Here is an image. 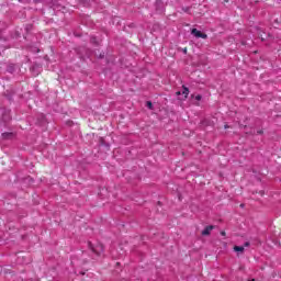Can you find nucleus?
Returning a JSON list of instances; mask_svg holds the SVG:
<instances>
[{
    "label": "nucleus",
    "mask_w": 281,
    "mask_h": 281,
    "mask_svg": "<svg viewBox=\"0 0 281 281\" xmlns=\"http://www.w3.org/2000/svg\"><path fill=\"white\" fill-rule=\"evenodd\" d=\"M88 247L90 250H92V254L97 255L98 257L102 256L104 254V245L97 244L95 246L91 244V241H88Z\"/></svg>",
    "instance_id": "nucleus-1"
},
{
    "label": "nucleus",
    "mask_w": 281,
    "mask_h": 281,
    "mask_svg": "<svg viewBox=\"0 0 281 281\" xmlns=\"http://www.w3.org/2000/svg\"><path fill=\"white\" fill-rule=\"evenodd\" d=\"M191 34H192L193 36H195V38H204V40L207 38V34H205V33L199 31L198 29H192V30H191Z\"/></svg>",
    "instance_id": "nucleus-2"
},
{
    "label": "nucleus",
    "mask_w": 281,
    "mask_h": 281,
    "mask_svg": "<svg viewBox=\"0 0 281 281\" xmlns=\"http://www.w3.org/2000/svg\"><path fill=\"white\" fill-rule=\"evenodd\" d=\"M212 229H216L215 225H209L202 231V236H210L212 234Z\"/></svg>",
    "instance_id": "nucleus-3"
},
{
    "label": "nucleus",
    "mask_w": 281,
    "mask_h": 281,
    "mask_svg": "<svg viewBox=\"0 0 281 281\" xmlns=\"http://www.w3.org/2000/svg\"><path fill=\"white\" fill-rule=\"evenodd\" d=\"M155 8H156L157 12H164V10H165L164 1L156 0Z\"/></svg>",
    "instance_id": "nucleus-4"
},
{
    "label": "nucleus",
    "mask_w": 281,
    "mask_h": 281,
    "mask_svg": "<svg viewBox=\"0 0 281 281\" xmlns=\"http://www.w3.org/2000/svg\"><path fill=\"white\" fill-rule=\"evenodd\" d=\"M2 139H12L14 137V133L13 132H4L1 135Z\"/></svg>",
    "instance_id": "nucleus-5"
},
{
    "label": "nucleus",
    "mask_w": 281,
    "mask_h": 281,
    "mask_svg": "<svg viewBox=\"0 0 281 281\" xmlns=\"http://www.w3.org/2000/svg\"><path fill=\"white\" fill-rule=\"evenodd\" d=\"M262 34H265V32H262V30H258V36H259V38L262 41V42H265V41H267V38H269V36H271V34H266V37H265V35H262Z\"/></svg>",
    "instance_id": "nucleus-6"
},
{
    "label": "nucleus",
    "mask_w": 281,
    "mask_h": 281,
    "mask_svg": "<svg viewBox=\"0 0 281 281\" xmlns=\"http://www.w3.org/2000/svg\"><path fill=\"white\" fill-rule=\"evenodd\" d=\"M7 71H8V74H14V71H16V65H14V64H9V65L7 66Z\"/></svg>",
    "instance_id": "nucleus-7"
},
{
    "label": "nucleus",
    "mask_w": 281,
    "mask_h": 281,
    "mask_svg": "<svg viewBox=\"0 0 281 281\" xmlns=\"http://www.w3.org/2000/svg\"><path fill=\"white\" fill-rule=\"evenodd\" d=\"M182 95H184L183 100H187L188 95H190V89L186 86H182Z\"/></svg>",
    "instance_id": "nucleus-8"
},
{
    "label": "nucleus",
    "mask_w": 281,
    "mask_h": 281,
    "mask_svg": "<svg viewBox=\"0 0 281 281\" xmlns=\"http://www.w3.org/2000/svg\"><path fill=\"white\" fill-rule=\"evenodd\" d=\"M234 251L237 254H244L245 252V246H235Z\"/></svg>",
    "instance_id": "nucleus-9"
},
{
    "label": "nucleus",
    "mask_w": 281,
    "mask_h": 281,
    "mask_svg": "<svg viewBox=\"0 0 281 281\" xmlns=\"http://www.w3.org/2000/svg\"><path fill=\"white\" fill-rule=\"evenodd\" d=\"M31 69H32V71L37 70L36 72H34V76H38V69H41V66L40 65H33Z\"/></svg>",
    "instance_id": "nucleus-10"
},
{
    "label": "nucleus",
    "mask_w": 281,
    "mask_h": 281,
    "mask_svg": "<svg viewBox=\"0 0 281 281\" xmlns=\"http://www.w3.org/2000/svg\"><path fill=\"white\" fill-rule=\"evenodd\" d=\"M146 106L147 109H149V111H153L155 109V106L153 105V101H147Z\"/></svg>",
    "instance_id": "nucleus-11"
},
{
    "label": "nucleus",
    "mask_w": 281,
    "mask_h": 281,
    "mask_svg": "<svg viewBox=\"0 0 281 281\" xmlns=\"http://www.w3.org/2000/svg\"><path fill=\"white\" fill-rule=\"evenodd\" d=\"M90 42L93 44V45H98V40L95 38V36H92L90 38Z\"/></svg>",
    "instance_id": "nucleus-12"
},
{
    "label": "nucleus",
    "mask_w": 281,
    "mask_h": 281,
    "mask_svg": "<svg viewBox=\"0 0 281 281\" xmlns=\"http://www.w3.org/2000/svg\"><path fill=\"white\" fill-rule=\"evenodd\" d=\"M195 100H198V102H201V100H203V95L201 94L195 95Z\"/></svg>",
    "instance_id": "nucleus-13"
},
{
    "label": "nucleus",
    "mask_w": 281,
    "mask_h": 281,
    "mask_svg": "<svg viewBox=\"0 0 281 281\" xmlns=\"http://www.w3.org/2000/svg\"><path fill=\"white\" fill-rule=\"evenodd\" d=\"M32 27H33L32 24H27V25L25 26L26 32H30V31L32 30Z\"/></svg>",
    "instance_id": "nucleus-14"
},
{
    "label": "nucleus",
    "mask_w": 281,
    "mask_h": 281,
    "mask_svg": "<svg viewBox=\"0 0 281 281\" xmlns=\"http://www.w3.org/2000/svg\"><path fill=\"white\" fill-rule=\"evenodd\" d=\"M183 12H190V7L182 8Z\"/></svg>",
    "instance_id": "nucleus-15"
},
{
    "label": "nucleus",
    "mask_w": 281,
    "mask_h": 281,
    "mask_svg": "<svg viewBox=\"0 0 281 281\" xmlns=\"http://www.w3.org/2000/svg\"><path fill=\"white\" fill-rule=\"evenodd\" d=\"M263 133H265V131H262V130L257 131V135H263Z\"/></svg>",
    "instance_id": "nucleus-16"
},
{
    "label": "nucleus",
    "mask_w": 281,
    "mask_h": 281,
    "mask_svg": "<svg viewBox=\"0 0 281 281\" xmlns=\"http://www.w3.org/2000/svg\"><path fill=\"white\" fill-rule=\"evenodd\" d=\"M249 245H251L249 241L244 243V247H249Z\"/></svg>",
    "instance_id": "nucleus-17"
},
{
    "label": "nucleus",
    "mask_w": 281,
    "mask_h": 281,
    "mask_svg": "<svg viewBox=\"0 0 281 281\" xmlns=\"http://www.w3.org/2000/svg\"><path fill=\"white\" fill-rule=\"evenodd\" d=\"M99 58H100V59L104 58V53H101V54L99 55Z\"/></svg>",
    "instance_id": "nucleus-18"
},
{
    "label": "nucleus",
    "mask_w": 281,
    "mask_h": 281,
    "mask_svg": "<svg viewBox=\"0 0 281 281\" xmlns=\"http://www.w3.org/2000/svg\"><path fill=\"white\" fill-rule=\"evenodd\" d=\"M183 54H188V48L182 49Z\"/></svg>",
    "instance_id": "nucleus-19"
},
{
    "label": "nucleus",
    "mask_w": 281,
    "mask_h": 281,
    "mask_svg": "<svg viewBox=\"0 0 281 281\" xmlns=\"http://www.w3.org/2000/svg\"><path fill=\"white\" fill-rule=\"evenodd\" d=\"M221 236H226L225 231H222V232H221Z\"/></svg>",
    "instance_id": "nucleus-20"
},
{
    "label": "nucleus",
    "mask_w": 281,
    "mask_h": 281,
    "mask_svg": "<svg viewBox=\"0 0 281 281\" xmlns=\"http://www.w3.org/2000/svg\"><path fill=\"white\" fill-rule=\"evenodd\" d=\"M176 95H181V91H177V92H176Z\"/></svg>",
    "instance_id": "nucleus-21"
},
{
    "label": "nucleus",
    "mask_w": 281,
    "mask_h": 281,
    "mask_svg": "<svg viewBox=\"0 0 281 281\" xmlns=\"http://www.w3.org/2000/svg\"><path fill=\"white\" fill-rule=\"evenodd\" d=\"M224 128H229V125H225Z\"/></svg>",
    "instance_id": "nucleus-22"
},
{
    "label": "nucleus",
    "mask_w": 281,
    "mask_h": 281,
    "mask_svg": "<svg viewBox=\"0 0 281 281\" xmlns=\"http://www.w3.org/2000/svg\"><path fill=\"white\" fill-rule=\"evenodd\" d=\"M255 3H259V0H255Z\"/></svg>",
    "instance_id": "nucleus-23"
},
{
    "label": "nucleus",
    "mask_w": 281,
    "mask_h": 281,
    "mask_svg": "<svg viewBox=\"0 0 281 281\" xmlns=\"http://www.w3.org/2000/svg\"><path fill=\"white\" fill-rule=\"evenodd\" d=\"M240 207H245V204H240Z\"/></svg>",
    "instance_id": "nucleus-24"
},
{
    "label": "nucleus",
    "mask_w": 281,
    "mask_h": 281,
    "mask_svg": "<svg viewBox=\"0 0 281 281\" xmlns=\"http://www.w3.org/2000/svg\"><path fill=\"white\" fill-rule=\"evenodd\" d=\"M249 281H256V279H251V280H249Z\"/></svg>",
    "instance_id": "nucleus-25"
}]
</instances>
